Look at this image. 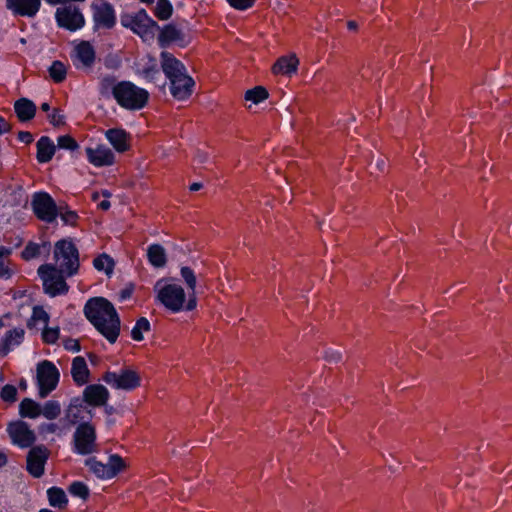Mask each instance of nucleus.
<instances>
[{
  "mask_svg": "<svg viewBox=\"0 0 512 512\" xmlns=\"http://www.w3.org/2000/svg\"><path fill=\"white\" fill-rule=\"evenodd\" d=\"M180 39H181L180 30L172 24L165 25L161 29V31L158 35V42H159L160 47H162V48H165L168 45H170L171 43L177 42Z\"/></svg>",
  "mask_w": 512,
  "mask_h": 512,
  "instance_id": "obj_30",
  "label": "nucleus"
},
{
  "mask_svg": "<svg viewBox=\"0 0 512 512\" xmlns=\"http://www.w3.org/2000/svg\"><path fill=\"white\" fill-rule=\"evenodd\" d=\"M50 316L48 312L42 306H34L32 314L28 320L29 328L45 327L49 324Z\"/></svg>",
  "mask_w": 512,
  "mask_h": 512,
  "instance_id": "obj_32",
  "label": "nucleus"
},
{
  "mask_svg": "<svg viewBox=\"0 0 512 512\" xmlns=\"http://www.w3.org/2000/svg\"><path fill=\"white\" fill-rule=\"evenodd\" d=\"M173 7L169 0H158L154 10V15L159 20H167L171 17Z\"/></svg>",
  "mask_w": 512,
  "mask_h": 512,
  "instance_id": "obj_38",
  "label": "nucleus"
},
{
  "mask_svg": "<svg viewBox=\"0 0 512 512\" xmlns=\"http://www.w3.org/2000/svg\"><path fill=\"white\" fill-rule=\"evenodd\" d=\"M326 359L329 362H337L341 359V354L339 352H331L326 354Z\"/></svg>",
  "mask_w": 512,
  "mask_h": 512,
  "instance_id": "obj_54",
  "label": "nucleus"
},
{
  "mask_svg": "<svg viewBox=\"0 0 512 512\" xmlns=\"http://www.w3.org/2000/svg\"><path fill=\"white\" fill-rule=\"evenodd\" d=\"M116 87L117 83L114 76L106 75L100 79L99 92L102 96H108L110 93L114 96Z\"/></svg>",
  "mask_w": 512,
  "mask_h": 512,
  "instance_id": "obj_40",
  "label": "nucleus"
},
{
  "mask_svg": "<svg viewBox=\"0 0 512 512\" xmlns=\"http://www.w3.org/2000/svg\"><path fill=\"white\" fill-rule=\"evenodd\" d=\"M130 296H131V290H128V289L122 290L120 293L121 300H125V299L129 298Z\"/></svg>",
  "mask_w": 512,
  "mask_h": 512,
  "instance_id": "obj_57",
  "label": "nucleus"
},
{
  "mask_svg": "<svg viewBox=\"0 0 512 512\" xmlns=\"http://www.w3.org/2000/svg\"><path fill=\"white\" fill-rule=\"evenodd\" d=\"M8 434L14 445L19 448H28L36 441V435L29 425L24 421L10 423L7 428Z\"/></svg>",
  "mask_w": 512,
  "mask_h": 512,
  "instance_id": "obj_18",
  "label": "nucleus"
},
{
  "mask_svg": "<svg viewBox=\"0 0 512 512\" xmlns=\"http://www.w3.org/2000/svg\"><path fill=\"white\" fill-rule=\"evenodd\" d=\"M180 274L187 285V291L196 293L197 278L194 271L188 266H183L180 270Z\"/></svg>",
  "mask_w": 512,
  "mask_h": 512,
  "instance_id": "obj_41",
  "label": "nucleus"
},
{
  "mask_svg": "<svg viewBox=\"0 0 512 512\" xmlns=\"http://www.w3.org/2000/svg\"><path fill=\"white\" fill-rule=\"evenodd\" d=\"M103 380L113 389L132 391L141 385L139 374L132 369L124 368L119 371H108Z\"/></svg>",
  "mask_w": 512,
  "mask_h": 512,
  "instance_id": "obj_13",
  "label": "nucleus"
},
{
  "mask_svg": "<svg viewBox=\"0 0 512 512\" xmlns=\"http://www.w3.org/2000/svg\"><path fill=\"white\" fill-rule=\"evenodd\" d=\"M36 372L38 395L45 398L56 389L60 378L59 370L51 361L43 360L38 363Z\"/></svg>",
  "mask_w": 512,
  "mask_h": 512,
  "instance_id": "obj_9",
  "label": "nucleus"
},
{
  "mask_svg": "<svg viewBox=\"0 0 512 512\" xmlns=\"http://www.w3.org/2000/svg\"><path fill=\"white\" fill-rule=\"evenodd\" d=\"M37 147V160L39 163L49 162L56 150L54 142L48 136H42L36 144Z\"/></svg>",
  "mask_w": 512,
  "mask_h": 512,
  "instance_id": "obj_28",
  "label": "nucleus"
},
{
  "mask_svg": "<svg viewBox=\"0 0 512 512\" xmlns=\"http://www.w3.org/2000/svg\"><path fill=\"white\" fill-rule=\"evenodd\" d=\"M150 330V322L147 318H139L131 330V337L134 341H142L144 333Z\"/></svg>",
  "mask_w": 512,
  "mask_h": 512,
  "instance_id": "obj_36",
  "label": "nucleus"
},
{
  "mask_svg": "<svg viewBox=\"0 0 512 512\" xmlns=\"http://www.w3.org/2000/svg\"><path fill=\"white\" fill-rule=\"evenodd\" d=\"M61 411V404L57 400H48L41 405V415L47 420L57 419Z\"/></svg>",
  "mask_w": 512,
  "mask_h": 512,
  "instance_id": "obj_34",
  "label": "nucleus"
},
{
  "mask_svg": "<svg viewBox=\"0 0 512 512\" xmlns=\"http://www.w3.org/2000/svg\"><path fill=\"white\" fill-rule=\"evenodd\" d=\"M268 98L267 90L262 86H256L245 93V100L259 104Z\"/></svg>",
  "mask_w": 512,
  "mask_h": 512,
  "instance_id": "obj_37",
  "label": "nucleus"
},
{
  "mask_svg": "<svg viewBox=\"0 0 512 512\" xmlns=\"http://www.w3.org/2000/svg\"><path fill=\"white\" fill-rule=\"evenodd\" d=\"M32 208L40 220L52 223L58 216V210L53 198L46 192H37L32 198Z\"/></svg>",
  "mask_w": 512,
  "mask_h": 512,
  "instance_id": "obj_16",
  "label": "nucleus"
},
{
  "mask_svg": "<svg viewBox=\"0 0 512 512\" xmlns=\"http://www.w3.org/2000/svg\"><path fill=\"white\" fill-rule=\"evenodd\" d=\"M23 328H13L6 332L0 344V356L5 357L10 351L19 346L24 339Z\"/></svg>",
  "mask_w": 512,
  "mask_h": 512,
  "instance_id": "obj_24",
  "label": "nucleus"
},
{
  "mask_svg": "<svg viewBox=\"0 0 512 512\" xmlns=\"http://www.w3.org/2000/svg\"><path fill=\"white\" fill-rule=\"evenodd\" d=\"M1 398L5 402H14L17 396V389L13 385H5L1 390Z\"/></svg>",
  "mask_w": 512,
  "mask_h": 512,
  "instance_id": "obj_46",
  "label": "nucleus"
},
{
  "mask_svg": "<svg viewBox=\"0 0 512 512\" xmlns=\"http://www.w3.org/2000/svg\"><path fill=\"white\" fill-rule=\"evenodd\" d=\"M97 206L99 209H101L103 211H107L110 209L111 203L108 199H104L102 201H99Z\"/></svg>",
  "mask_w": 512,
  "mask_h": 512,
  "instance_id": "obj_55",
  "label": "nucleus"
},
{
  "mask_svg": "<svg viewBox=\"0 0 512 512\" xmlns=\"http://www.w3.org/2000/svg\"><path fill=\"white\" fill-rule=\"evenodd\" d=\"M63 345L67 351H70L73 353L80 351V344H79L78 340H76V339H72V338L66 339V340H64Z\"/></svg>",
  "mask_w": 512,
  "mask_h": 512,
  "instance_id": "obj_49",
  "label": "nucleus"
},
{
  "mask_svg": "<svg viewBox=\"0 0 512 512\" xmlns=\"http://www.w3.org/2000/svg\"><path fill=\"white\" fill-rule=\"evenodd\" d=\"M77 410L79 412L78 422L73 424L74 432L71 439V450L74 454L88 456L98 452L96 425L92 422L93 410L84 407L78 400Z\"/></svg>",
  "mask_w": 512,
  "mask_h": 512,
  "instance_id": "obj_3",
  "label": "nucleus"
},
{
  "mask_svg": "<svg viewBox=\"0 0 512 512\" xmlns=\"http://www.w3.org/2000/svg\"><path fill=\"white\" fill-rule=\"evenodd\" d=\"M93 266L98 271H104L111 274L114 267L112 258L106 254H102L93 260Z\"/></svg>",
  "mask_w": 512,
  "mask_h": 512,
  "instance_id": "obj_39",
  "label": "nucleus"
},
{
  "mask_svg": "<svg viewBox=\"0 0 512 512\" xmlns=\"http://www.w3.org/2000/svg\"><path fill=\"white\" fill-rule=\"evenodd\" d=\"M114 99L120 107L136 111L146 106L149 93L146 89L138 87L130 81H121L115 88Z\"/></svg>",
  "mask_w": 512,
  "mask_h": 512,
  "instance_id": "obj_5",
  "label": "nucleus"
},
{
  "mask_svg": "<svg viewBox=\"0 0 512 512\" xmlns=\"http://www.w3.org/2000/svg\"><path fill=\"white\" fill-rule=\"evenodd\" d=\"M357 26H358V25H357V23H356L355 21H349V22L347 23V28H348L349 30H356V29H357Z\"/></svg>",
  "mask_w": 512,
  "mask_h": 512,
  "instance_id": "obj_62",
  "label": "nucleus"
},
{
  "mask_svg": "<svg viewBox=\"0 0 512 512\" xmlns=\"http://www.w3.org/2000/svg\"><path fill=\"white\" fill-rule=\"evenodd\" d=\"M37 273L42 281L44 292L50 297L65 295L68 292L66 274L53 264H42Z\"/></svg>",
  "mask_w": 512,
  "mask_h": 512,
  "instance_id": "obj_7",
  "label": "nucleus"
},
{
  "mask_svg": "<svg viewBox=\"0 0 512 512\" xmlns=\"http://www.w3.org/2000/svg\"><path fill=\"white\" fill-rule=\"evenodd\" d=\"M122 24L139 35L144 42L153 41L155 33L159 29L158 24L144 9L131 16L126 22L122 21Z\"/></svg>",
  "mask_w": 512,
  "mask_h": 512,
  "instance_id": "obj_10",
  "label": "nucleus"
},
{
  "mask_svg": "<svg viewBox=\"0 0 512 512\" xmlns=\"http://www.w3.org/2000/svg\"><path fill=\"white\" fill-rule=\"evenodd\" d=\"M55 20L59 27L71 32L80 30L85 26V17L80 8L71 3L56 9Z\"/></svg>",
  "mask_w": 512,
  "mask_h": 512,
  "instance_id": "obj_14",
  "label": "nucleus"
},
{
  "mask_svg": "<svg viewBox=\"0 0 512 512\" xmlns=\"http://www.w3.org/2000/svg\"><path fill=\"white\" fill-rule=\"evenodd\" d=\"M85 154L88 162L97 168L111 166L115 162L113 151L104 144L86 147Z\"/></svg>",
  "mask_w": 512,
  "mask_h": 512,
  "instance_id": "obj_20",
  "label": "nucleus"
},
{
  "mask_svg": "<svg viewBox=\"0 0 512 512\" xmlns=\"http://www.w3.org/2000/svg\"><path fill=\"white\" fill-rule=\"evenodd\" d=\"M41 110L44 111V112H49L50 111V105L46 102L42 103L41 104Z\"/></svg>",
  "mask_w": 512,
  "mask_h": 512,
  "instance_id": "obj_64",
  "label": "nucleus"
},
{
  "mask_svg": "<svg viewBox=\"0 0 512 512\" xmlns=\"http://www.w3.org/2000/svg\"><path fill=\"white\" fill-rule=\"evenodd\" d=\"M60 336V329L58 326L49 327L48 325L42 328V340L46 344H55Z\"/></svg>",
  "mask_w": 512,
  "mask_h": 512,
  "instance_id": "obj_43",
  "label": "nucleus"
},
{
  "mask_svg": "<svg viewBox=\"0 0 512 512\" xmlns=\"http://www.w3.org/2000/svg\"><path fill=\"white\" fill-rule=\"evenodd\" d=\"M11 276L10 269L3 263V261H0V279L5 278L8 279Z\"/></svg>",
  "mask_w": 512,
  "mask_h": 512,
  "instance_id": "obj_52",
  "label": "nucleus"
},
{
  "mask_svg": "<svg viewBox=\"0 0 512 512\" xmlns=\"http://www.w3.org/2000/svg\"><path fill=\"white\" fill-rule=\"evenodd\" d=\"M196 157L199 163H204L207 159V155L203 153H198Z\"/></svg>",
  "mask_w": 512,
  "mask_h": 512,
  "instance_id": "obj_60",
  "label": "nucleus"
},
{
  "mask_svg": "<svg viewBox=\"0 0 512 512\" xmlns=\"http://www.w3.org/2000/svg\"><path fill=\"white\" fill-rule=\"evenodd\" d=\"M9 131H10V125L3 117H0V135H3Z\"/></svg>",
  "mask_w": 512,
  "mask_h": 512,
  "instance_id": "obj_53",
  "label": "nucleus"
},
{
  "mask_svg": "<svg viewBox=\"0 0 512 512\" xmlns=\"http://www.w3.org/2000/svg\"><path fill=\"white\" fill-rule=\"evenodd\" d=\"M100 193H101V196L105 197V199H108V200L112 196L111 192L106 189L100 191Z\"/></svg>",
  "mask_w": 512,
  "mask_h": 512,
  "instance_id": "obj_63",
  "label": "nucleus"
},
{
  "mask_svg": "<svg viewBox=\"0 0 512 512\" xmlns=\"http://www.w3.org/2000/svg\"><path fill=\"white\" fill-rule=\"evenodd\" d=\"M18 140L25 144H29L33 141V135L28 131H21L18 134Z\"/></svg>",
  "mask_w": 512,
  "mask_h": 512,
  "instance_id": "obj_51",
  "label": "nucleus"
},
{
  "mask_svg": "<svg viewBox=\"0 0 512 512\" xmlns=\"http://www.w3.org/2000/svg\"><path fill=\"white\" fill-rule=\"evenodd\" d=\"M56 268L66 276H73L79 268V252L71 239H61L54 245L53 251Z\"/></svg>",
  "mask_w": 512,
  "mask_h": 512,
  "instance_id": "obj_6",
  "label": "nucleus"
},
{
  "mask_svg": "<svg viewBox=\"0 0 512 512\" xmlns=\"http://www.w3.org/2000/svg\"><path fill=\"white\" fill-rule=\"evenodd\" d=\"M68 490L72 496L81 498L82 500H86L89 497V488L85 483L81 481L73 482L69 486Z\"/></svg>",
  "mask_w": 512,
  "mask_h": 512,
  "instance_id": "obj_42",
  "label": "nucleus"
},
{
  "mask_svg": "<svg viewBox=\"0 0 512 512\" xmlns=\"http://www.w3.org/2000/svg\"><path fill=\"white\" fill-rule=\"evenodd\" d=\"M100 196H101V193H100V192H98V191H95V192H93V193H92V195H91V199H92V201H94V202H98V201H99V199H100Z\"/></svg>",
  "mask_w": 512,
  "mask_h": 512,
  "instance_id": "obj_61",
  "label": "nucleus"
},
{
  "mask_svg": "<svg viewBox=\"0 0 512 512\" xmlns=\"http://www.w3.org/2000/svg\"><path fill=\"white\" fill-rule=\"evenodd\" d=\"M78 398H72L68 406L64 409V415L59 422L41 423L38 427L39 433L42 435L53 434L58 437L67 435L73 427V424L78 422L79 412L77 410Z\"/></svg>",
  "mask_w": 512,
  "mask_h": 512,
  "instance_id": "obj_8",
  "label": "nucleus"
},
{
  "mask_svg": "<svg viewBox=\"0 0 512 512\" xmlns=\"http://www.w3.org/2000/svg\"><path fill=\"white\" fill-rule=\"evenodd\" d=\"M91 12L94 31L110 30L116 25V11L111 3L96 0L91 4Z\"/></svg>",
  "mask_w": 512,
  "mask_h": 512,
  "instance_id": "obj_12",
  "label": "nucleus"
},
{
  "mask_svg": "<svg viewBox=\"0 0 512 512\" xmlns=\"http://www.w3.org/2000/svg\"><path fill=\"white\" fill-rule=\"evenodd\" d=\"M85 464L96 477L103 480L114 478L125 467L122 457L117 454L110 455L107 463L89 458L85 461Z\"/></svg>",
  "mask_w": 512,
  "mask_h": 512,
  "instance_id": "obj_15",
  "label": "nucleus"
},
{
  "mask_svg": "<svg viewBox=\"0 0 512 512\" xmlns=\"http://www.w3.org/2000/svg\"><path fill=\"white\" fill-rule=\"evenodd\" d=\"M77 218H78V215L74 211H67V212L61 214V219L65 224L73 225V224H75Z\"/></svg>",
  "mask_w": 512,
  "mask_h": 512,
  "instance_id": "obj_50",
  "label": "nucleus"
},
{
  "mask_svg": "<svg viewBox=\"0 0 512 512\" xmlns=\"http://www.w3.org/2000/svg\"><path fill=\"white\" fill-rule=\"evenodd\" d=\"M10 254H11V248L5 247V246H0V261H2V259L4 257H7Z\"/></svg>",
  "mask_w": 512,
  "mask_h": 512,
  "instance_id": "obj_56",
  "label": "nucleus"
},
{
  "mask_svg": "<svg viewBox=\"0 0 512 512\" xmlns=\"http://www.w3.org/2000/svg\"><path fill=\"white\" fill-rule=\"evenodd\" d=\"M201 187H202L201 183L195 182V183H192L189 188L191 191H198L201 189Z\"/></svg>",
  "mask_w": 512,
  "mask_h": 512,
  "instance_id": "obj_59",
  "label": "nucleus"
},
{
  "mask_svg": "<svg viewBox=\"0 0 512 512\" xmlns=\"http://www.w3.org/2000/svg\"><path fill=\"white\" fill-rule=\"evenodd\" d=\"M153 292L155 303L171 313L190 312L197 307L196 293L185 291L175 278L158 279L153 286Z\"/></svg>",
  "mask_w": 512,
  "mask_h": 512,
  "instance_id": "obj_1",
  "label": "nucleus"
},
{
  "mask_svg": "<svg viewBox=\"0 0 512 512\" xmlns=\"http://www.w3.org/2000/svg\"><path fill=\"white\" fill-rule=\"evenodd\" d=\"M47 497L52 507L64 508L68 503L64 490L59 487L49 488L47 490Z\"/></svg>",
  "mask_w": 512,
  "mask_h": 512,
  "instance_id": "obj_33",
  "label": "nucleus"
},
{
  "mask_svg": "<svg viewBox=\"0 0 512 512\" xmlns=\"http://www.w3.org/2000/svg\"><path fill=\"white\" fill-rule=\"evenodd\" d=\"M48 120L55 127L61 126L65 123V117L58 109H54L48 114Z\"/></svg>",
  "mask_w": 512,
  "mask_h": 512,
  "instance_id": "obj_48",
  "label": "nucleus"
},
{
  "mask_svg": "<svg viewBox=\"0 0 512 512\" xmlns=\"http://www.w3.org/2000/svg\"><path fill=\"white\" fill-rule=\"evenodd\" d=\"M105 137L113 148L123 153L130 147V135L124 129L112 128L105 132Z\"/></svg>",
  "mask_w": 512,
  "mask_h": 512,
  "instance_id": "obj_23",
  "label": "nucleus"
},
{
  "mask_svg": "<svg viewBox=\"0 0 512 512\" xmlns=\"http://www.w3.org/2000/svg\"><path fill=\"white\" fill-rule=\"evenodd\" d=\"M160 64L169 82V90L173 98L178 101L188 99L193 93L195 82L188 75L185 65L167 51L161 52Z\"/></svg>",
  "mask_w": 512,
  "mask_h": 512,
  "instance_id": "obj_4",
  "label": "nucleus"
},
{
  "mask_svg": "<svg viewBox=\"0 0 512 512\" xmlns=\"http://www.w3.org/2000/svg\"><path fill=\"white\" fill-rule=\"evenodd\" d=\"M6 8L14 16L33 18L39 12L41 0H5Z\"/></svg>",
  "mask_w": 512,
  "mask_h": 512,
  "instance_id": "obj_21",
  "label": "nucleus"
},
{
  "mask_svg": "<svg viewBox=\"0 0 512 512\" xmlns=\"http://www.w3.org/2000/svg\"><path fill=\"white\" fill-rule=\"evenodd\" d=\"M50 452L44 445L34 446L27 454V471L34 478H40L44 475L45 465L48 461Z\"/></svg>",
  "mask_w": 512,
  "mask_h": 512,
  "instance_id": "obj_17",
  "label": "nucleus"
},
{
  "mask_svg": "<svg viewBox=\"0 0 512 512\" xmlns=\"http://www.w3.org/2000/svg\"><path fill=\"white\" fill-rule=\"evenodd\" d=\"M236 10L244 11L251 8L256 0H226Z\"/></svg>",
  "mask_w": 512,
  "mask_h": 512,
  "instance_id": "obj_47",
  "label": "nucleus"
},
{
  "mask_svg": "<svg viewBox=\"0 0 512 512\" xmlns=\"http://www.w3.org/2000/svg\"><path fill=\"white\" fill-rule=\"evenodd\" d=\"M109 391L101 384H90L83 390L82 397H77L84 407H100L106 405L109 399Z\"/></svg>",
  "mask_w": 512,
  "mask_h": 512,
  "instance_id": "obj_19",
  "label": "nucleus"
},
{
  "mask_svg": "<svg viewBox=\"0 0 512 512\" xmlns=\"http://www.w3.org/2000/svg\"><path fill=\"white\" fill-rule=\"evenodd\" d=\"M84 314L96 330L111 344L120 334V318L113 304L103 297L89 299Z\"/></svg>",
  "mask_w": 512,
  "mask_h": 512,
  "instance_id": "obj_2",
  "label": "nucleus"
},
{
  "mask_svg": "<svg viewBox=\"0 0 512 512\" xmlns=\"http://www.w3.org/2000/svg\"><path fill=\"white\" fill-rule=\"evenodd\" d=\"M41 253V245L37 243L30 242L23 249L21 255L22 258L29 261L38 257Z\"/></svg>",
  "mask_w": 512,
  "mask_h": 512,
  "instance_id": "obj_45",
  "label": "nucleus"
},
{
  "mask_svg": "<svg viewBox=\"0 0 512 512\" xmlns=\"http://www.w3.org/2000/svg\"><path fill=\"white\" fill-rule=\"evenodd\" d=\"M57 147L59 149L75 151L79 148V145L72 136L62 135L57 138Z\"/></svg>",
  "mask_w": 512,
  "mask_h": 512,
  "instance_id": "obj_44",
  "label": "nucleus"
},
{
  "mask_svg": "<svg viewBox=\"0 0 512 512\" xmlns=\"http://www.w3.org/2000/svg\"><path fill=\"white\" fill-rule=\"evenodd\" d=\"M14 110L21 122H27L35 117L36 105L27 98H20L14 103Z\"/></svg>",
  "mask_w": 512,
  "mask_h": 512,
  "instance_id": "obj_27",
  "label": "nucleus"
},
{
  "mask_svg": "<svg viewBox=\"0 0 512 512\" xmlns=\"http://www.w3.org/2000/svg\"><path fill=\"white\" fill-rule=\"evenodd\" d=\"M136 73L147 82H156L160 77L158 61L151 55L142 57L136 63Z\"/></svg>",
  "mask_w": 512,
  "mask_h": 512,
  "instance_id": "obj_22",
  "label": "nucleus"
},
{
  "mask_svg": "<svg viewBox=\"0 0 512 512\" xmlns=\"http://www.w3.org/2000/svg\"><path fill=\"white\" fill-rule=\"evenodd\" d=\"M299 60L295 55L280 57L272 67V71L276 75L290 76L296 73Z\"/></svg>",
  "mask_w": 512,
  "mask_h": 512,
  "instance_id": "obj_26",
  "label": "nucleus"
},
{
  "mask_svg": "<svg viewBox=\"0 0 512 512\" xmlns=\"http://www.w3.org/2000/svg\"><path fill=\"white\" fill-rule=\"evenodd\" d=\"M147 259L154 268H163L167 263V254L164 247L154 243L147 248Z\"/></svg>",
  "mask_w": 512,
  "mask_h": 512,
  "instance_id": "obj_29",
  "label": "nucleus"
},
{
  "mask_svg": "<svg viewBox=\"0 0 512 512\" xmlns=\"http://www.w3.org/2000/svg\"><path fill=\"white\" fill-rule=\"evenodd\" d=\"M7 456L4 452L0 451V468L7 464Z\"/></svg>",
  "mask_w": 512,
  "mask_h": 512,
  "instance_id": "obj_58",
  "label": "nucleus"
},
{
  "mask_svg": "<svg viewBox=\"0 0 512 512\" xmlns=\"http://www.w3.org/2000/svg\"><path fill=\"white\" fill-rule=\"evenodd\" d=\"M49 76L55 83H61L66 79L67 76V67L66 65L59 61L55 60L52 62L50 67L48 68Z\"/></svg>",
  "mask_w": 512,
  "mask_h": 512,
  "instance_id": "obj_35",
  "label": "nucleus"
},
{
  "mask_svg": "<svg viewBox=\"0 0 512 512\" xmlns=\"http://www.w3.org/2000/svg\"><path fill=\"white\" fill-rule=\"evenodd\" d=\"M70 58L75 69L90 72L96 62V51L89 41L77 40L73 42Z\"/></svg>",
  "mask_w": 512,
  "mask_h": 512,
  "instance_id": "obj_11",
  "label": "nucleus"
},
{
  "mask_svg": "<svg viewBox=\"0 0 512 512\" xmlns=\"http://www.w3.org/2000/svg\"><path fill=\"white\" fill-rule=\"evenodd\" d=\"M19 414L24 418L35 419L41 415V405L30 398H25L19 404Z\"/></svg>",
  "mask_w": 512,
  "mask_h": 512,
  "instance_id": "obj_31",
  "label": "nucleus"
},
{
  "mask_svg": "<svg viewBox=\"0 0 512 512\" xmlns=\"http://www.w3.org/2000/svg\"><path fill=\"white\" fill-rule=\"evenodd\" d=\"M71 375L73 381L78 386H83L88 383L90 371L87 366L86 360L82 356H77L73 359L71 365Z\"/></svg>",
  "mask_w": 512,
  "mask_h": 512,
  "instance_id": "obj_25",
  "label": "nucleus"
}]
</instances>
